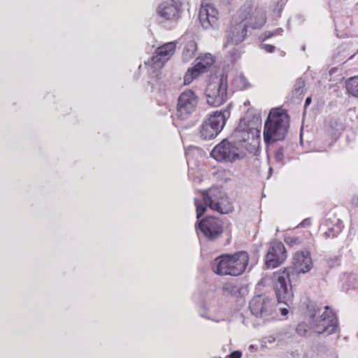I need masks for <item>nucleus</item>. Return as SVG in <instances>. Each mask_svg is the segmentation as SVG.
I'll return each mask as SVG.
<instances>
[{
  "instance_id": "nucleus-1",
  "label": "nucleus",
  "mask_w": 358,
  "mask_h": 358,
  "mask_svg": "<svg viewBox=\"0 0 358 358\" xmlns=\"http://www.w3.org/2000/svg\"><path fill=\"white\" fill-rule=\"evenodd\" d=\"M292 264L293 266L287 267L278 274L274 282L278 303H285L287 306L292 303L294 296L292 288L298 285L300 274L308 272L313 266L310 252H296L292 258Z\"/></svg>"
},
{
  "instance_id": "nucleus-2",
  "label": "nucleus",
  "mask_w": 358,
  "mask_h": 358,
  "mask_svg": "<svg viewBox=\"0 0 358 358\" xmlns=\"http://www.w3.org/2000/svg\"><path fill=\"white\" fill-rule=\"evenodd\" d=\"M265 23L266 16L262 11L254 10L251 6H243L231 19L224 46L241 43L245 39L248 27L260 29Z\"/></svg>"
},
{
  "instance_id": "nucleus-3",
  "label": "nucleus",
  "mask_w": 358,
  "mask_h": 358,
  "mask_svg": "<svg viewBox=\"0 0 358 358\" xmlns=\"http://www.w3.org/2000/svg\"><path fill=\"white\" fill-rule=\"evenodd\" d=\"M290 117L287 112L280 108H272L264 122V140L266 145L283 141L288 132Z\"/></svg>"
},
{
  "instance_id": "nucleus-4",
  "label": "nucleus",
  "mask_w": 358,
  "mask_h": 358,
  "mask_svg": "<svg viewBox=\"0 0 358 358\" xmlns=\"http://www.w3.org/2000/svg\"><path fill=\"white\" fill-rule=\"evenodd\" d=\"M202 199L195 198L196 219L200 220L207 207L220 214H227L233 210V205L226 193L218 187H211L202 193Z\"/></svg>"
},
{
  "instance_id": "nucleus-5",
  "label": "nucleus",
  "mask_w": 358,
  "mask_h": 358,
  "mask_svg": "<svg viewBox=\"0 0 358 358\" xmlns=\"http://www.w3.org/2000/svg\"><path fill=\"white\" fill-rule=\"evenodd\" d=\"M248 261V253L245 251H238L233 255H221L213 260L212 270L221 276H238L245 271Z\"/></svg>"
},
{
  "instance_id": "nucleus-6",
  "label": "nucleus",
  "mask_w": 358,
  "mask_h": 358,
  "mask_svg": "<svg viewBox=\"0 0 358 358\" xmlns=\"http://www.w3.org/2000/svg\"><path fill=\"white\" fill-rule=\"evenodd\" d=\"M261 127L260 115L255 114L252 110L248 109L245 116L240 119L239 124L234 130L232 136L243 142H246L250 138L253 141H258L260 138Z\"/></svg>"
},
{
  "instance_id": "nucleus-7",
  "label": "nucleus",
  "mask_w": 358,
  "mask_h": 358,
  "mask_svg": "<svg viewBox=\"0 0 358 358\" xmlns=\"http://www.w3.org/2000/svg\"><path fill=\"white\" fill-rule=\"evenodd\" d=\"M207 103L214 107L223 104L228 99L227 75L222 73L220 78L209 82L206 89Z\"/></svg>"
},
{
  "instance_id": "nucleus-8",
  "label": "nucleus",
  "mask_w": 358,
  "mask_h": 358,
  "mask_svg": "<svg viewBox=\"0 0 358 358\" xmlns=\"http://www.w3.org/2000/svg\"><path fill=\"white\" fill-rule=\"evenodd\" d=\"M231 138V141L224 139L215 146L210 152V156L218 162L231 163L241 159L242 157L239 153V147L243 142L238 141L232 135Z\"/></svg>"
},
{
  "instance_id": "nucleus-9",
  "label": "nucleus",
  "mask_w": 358,
  "mask_h": 358,
  "mask_svg": "<svg viewBox=\"0 0 358 358\" xmlns=\"http://www.w3.org/2000/svg\"><path fill=\"white\" fill-rule=\"evenodd\" d=\"M188 3L189 0H164L157 8L161 22L177 23L182 17L184 6Z\"/></svg>"
},
{
  "instance_id": "nucleus-10",
  "label": "nucleus",
  "mask_w": 358,
  "mask_h": 358,
  "mask_svg": "<svg viewBox=\"0 0 358 358\" xmlns=\"http://www.w3.org/2000/svg\"><path fill=\"white\" fill-rule=\"evenodd\" d=\"M195 229L198 235L201 233L208 241H215L224 232V222L217 217L208 215L196 222Z\"/></svg>"
},
{
  "instance_id": "nucleus-11",
  "label": "nucleus",
  "mask_w": 358,
  "mask_h": 358,
  "mask_svg": "<svg viewBox=\"0 0 358 358\" xmlns=\"http://www.w3.org/2000/svg\"><path fill=\"white\" fill-rule=\"evenodd\" d=\"M226 117L222 111L216 110L205 120L199 127L200 136L203 140L215 138L225 124Z\"/></svg>"
},
{
  "instance_id": "nucleus-12",
  "label": "nucleus",
  "mask_w": 358,
  "mask_h": 358,
  "mask_svg": "<svg viewBox=\"0 0 358 358\" xmlns=\"http://www.w3.org/2000/svg\"><path fill=\"white\" fill-rule=\"evenodd\" d=\"M324 308L325 311L315 321L313 320L310 326L318 334H326L328 336L336 331L338 328V321L336 314L329 309L328 306Z\"/></svg>"
},
{
  "instance_id": "nucleus-13",
  "label": "nucleus",
  "mask_w": 358,
  "mask_h": 358,
  "mask_svg": "<svg viewBox=\"0 0 358 358\" xmlns=\"http://www.w3.org/2000/svg\"><path fill=\"white\" fill-rule=\"evenodd\" d=\"M198 104V96L193 90H185L178 99L176 116L180 120H187L195 111Z\"/></svg>"
},
{
  "instance_id": "nucleus-14",
  "label": "nucleus",
  "mask_w": 358,
  "mask_h": 358,
  "mask_svg": "<svg viewBox=\"0 0 358 358\" xmlns=\"http://www.w3.org/2000/svg\"><path fill=\"white\" fill-rule=\"evenodd\" d=\"M249 308L251 313L256 317L266 320L272 316L275 310V301L265 295L254 296L249 303Z\"/></svg>"
},
{
  "instance_id": "nucleus-15",
  "label": "nucleus",
  "mask_w": 358,
  "mask_h": 358,
  "mask_svg": "<svg viewBox=\"0 0 358 358\" xmlns=\"http://www.w3.org/2000/svg\"><path fill=\"white\" fill-rule=\"evenodd\" d=\"M287 257V250L283 243L279 241L271 242L265 256V267L266 268H277L286 260Z\"/></svg>"
},
{
  "instance_id": "nucleus-16",
  "label": "nucleus",
  "mask_w": 358,
  "mask_h": 358,
  "mask_svg": "<svg viewBox=\"0 0 358 358\" xmlns=\"http://www.w3.org/2000/svg\"><path fill=\"white\" fill-rule=\"evenodd\" d=\"M195 65L189 68L184 76V83L189 85L201 73L207 72L214 63V59L210 53L199 56L195 60Z\"/></svg>"
},
{
  "instance_id": "nucleus-17",
  "label": "nucleus",
  "mask_w": 358,
  "mask_h": 358,
  "mask_svg": "<svg viewBox=\"0 0 358 358\" xmlns=\"http://www.w3.org/2000/svg\"><path fill=\"white\" fill-rule=\"evenodd\" d=\"M199 20L203 29H215L218 27V11L210 3L202 6L199 10Z\"/></svg>"
},
{
  "instance_id": "nucleus-18",
  "label": "nucleus",
  "mask_w": 358,
  "mask_h": 358,
  "mask_svg": "<svg viewBox=\"0 0 358 358\" xmlns=\"http://www.w3.org/2000/svg\"><path fill=\"white\" fill-rule=\"evenodd\" d=\"M231 90L234 91H242L251 87V84L243 73L235 76L231 81Z\"/></svg>"
},
{
  "instance_id": "nucleus-19",
  "label": "nucleus",
  "mask_w": 358,
  "mask_h": 358,
  "mask_svg": "<svg viewBox=\"0 0 358 358\" xmlns=\"http://www.w3.org/2000/svg\"><path fill=\"white\" fill-rule=\"evenodd\" d=\"M196 50L197 45L194 41L191 40L187 42L182 50V61L184 62H188L191 59H192L194 57Z\"/></svg>"
},
{
  "instance_id": "nucleus-20",
  "label": "nucleus",
  "mask_w": 358,
  "mask_h": 358,
  "mask_svg": "<svg viewBox=\"0 0 358 358\" xmlns=\"http://www.w3.org/2000/svg\"><path fill=\"white\" fill-rule=\"evenodd\" d=\"M343 227V222L340 219H337L336 223L329 227L327 231L323 234V236L326 239L334 238L342 231Z\"/></svg>"
},
{
  "instance_id": "nucleus-21",
  "label": "nucleus",
  "mask_w": 358,
  "mask_h": 358,
  "mask_svg": "<svg viewBox=\"0 0 358 358\" xmlns=\"http://www.w3.org/2000/svg\"><path fill=\"white\" fill-rule=\"evenodd\" d=\"M175 49L176 43L169 42L157 48L156 52H158L166 61H168L173 55Z\"/></svg>"
},
{
  "instance_id": "nucleus-22",
  "label": "nucleus",
  "mask_w": 358,
  "mask_h": 358,
  "mask_svg": "<svg viewBox=\"0 0 358 358\" xmlns=\"http://www.w3.org/2000/svg\"><path fill=\"white\" fill-rule=\"evenodd\" d=\"M329 127V134L334 138H338L345 129L343 124L336 119L330 120Z\"/></svg>"
},
{
  "instance_id": "nucleus-23",
  "label": "nucleus",
  "mask_w": 358,
  "mask_h": 358,
  "mask_svg": "<svg viewBox=\"0 0 358 358\" xmlns=\"http://www.w3.org/2000/svg\"><path fill=\"white\" fill-rule=\"evenodd\" d=\"M307 314L310 317V324L313 323V320H316L318 317L317 314L321 310V306L314 301H309L306 306Z\"/></svg>"
},
{
  "instance_id": "nucleus-24",
  "label": "nucleus",
  "mask_w": 358,
  "mask_h": 358,
  "mask_svg": "<svg viewBox=\"0 0 358 358\" xmlns=\"http://www.w3.org/2000/svg\"><path fill=\"white\" fill-rule=\"evenodd\" d=\"M243 290V287L234 283H227L223 286L224 292L236 297L242 296Z\"/></svg>"
},
{
  "instance_id": "nucleus-25",
  "label": "nucleus",
  "mask_w": 358,
  "mask_h": 358,
  "mask_svg": "<svg viewBox=\"0 0 358 358\" xmlns=\"http://www.w3.org/2000/svg\"><path fill=\"white\" fill-rule=\"evenodd\" d=\"M166 61L158 52H155V55L145 62V64L150 65L153 68H162Z\"/></svg>"
},
{
  "instance_id": "nucleus-26",
  "label": "nucleus",
  "mask_w": 358,
  "mask_h": 358,
  "mask_svg": "<svg viewBox=\"0 0 358 358\" xmlns=\"http://www.w3.org/2000/svg\"><path fill=\"white\" fill-rule=\"evenodd\" d=\"M346 89L352 96L358 97V76L351 78L347 81Z\"/></svg>"
},
{
  "instance_id": "nucleus-27",
  "label": "nucleus",
  "mask_w": 358,
  "mask_h": 358,
  "mask_svg": "<svg viewBox=\"0 0 358 358\" xmlns=\"http://www.w3.org/2000/svg\"><path fill=\"white\" fill-rule=\"evenodd\" d=\"M259 259V250L255 249L251 252L250 255L248 254V261L247 262V266H249V271H250L254 266H255Z\"/></svg>"
},
{
  "instance_id": "nucleus-28",
  "label": "nucleus",
  "mask_w": 358,
  "mask_h": 358,
  "mask_svg": "<svg viewBox=\"0 0 358 358\" xmlns=\"http://www.w3.org/2000/svg\"><path fill=\"white\" fill-rule=\"evenodd\" d=\"M274 159L276 163L280 164V166L285 164L284 150L282 147L278 148L274 152Z\"/></svg>"
},
{
  "instance_id": "nucleus-29",
  "label": "nucleus",
  "mask_w": 358,
  "mask_h": 358,
  "mask_svg": "<svg viewBox=\"0 0 358 358\" xmlns=\"http://www.w3.org/2000/svg\"><path fill=\"white\" fill-rule=\"evenodd\" d=\"M308 329V326L305 322H300L296 327V332L300 336H306Z\"/></svg>"
},
{
  "instance_id": "nucleus-30",
  "label": "nucleus",
  "mask_w": 358,
  "mask_h": 358,
  "mask_svg": "<svg viewBox=\"0 0 358 358\" xmlns=\"http://www.w3.org/2000/svg\"><path fill=\"white\" fill-rule=\"evenodd\" d=\"M241 56V51L238 48H234L229 52L228 57L232 63L236 62Z\"/></svg>"
},
{
  "instance_id": "nucleus-31",
  "label": "nucleus",
  "mask_w": 358,
  "mask_h": 358,
  "mask_svg": "<svg viewBox=\"0 0 358 358\" xmlns=\"http://www.w3.org/2000/svg\"><path fill=\"white\" fill-rule=\"evenodd\" d=\"M347 282L350 288L353 289H358V275L355 274L350 275L348 278Z\"/></svg>"
},
{
  "instance_id": "nucleus-32",
  "label": "nucleus",
  "mask_w": 358,
  "mask_h": 358,
  "mask_svg": "<svg viewBox=\"0 0 358 358\" xmlns=\"http://www.w3.org/2000/svg\"><path fill=\"white\" fill-rule=\"evenodd\" d=\"M286 2H287V0L278 1L275 8L273 10V13L275 15L276 17H280L281 16V13L284 9Z\"/></svg>"
},
{
  "instance_id": "nucleus-33",
  "label": "nucleus",
  "mask_w": 358,
  "mask_h": 358,
  "mask_svg": "<svg viewBox=\"0 0 358 358\" xmlns=\"http://www.w3.org/2000/svg\"><path fill=\"white\" fill-rule=\"evenodd\" d=\"M285 241L290 246L298 245L301 243L300 238L296 236H287L285 238Z\"/></svg>"
},
{
  "instance_id": "nucleus-34",
  "label": "nucleus",
  "mask_w": 358,
  "mask_h": 358,
  "mask_svg": "<svg viewBox=\"0 0 358 358\" xmlns=\"http://www.w3.org/2000/svg\"><path fill=\"white\" fill-rule=\"evenodd\" d=\"M259 48L264 50L268 53H272L275 50V47L274 45L266 43H261L259 45Z\"/></svg>"
},
{
  "instance_id": "nucleus-35",
  "label": "nucleus",
  "mask_w": 358,
  "mask_h": 358,
  "mask_svg": "<svg viewBox=\"0 0 358 358\" xmlns=\"http://www.w3.org/2000/svg\"><path fill=\"white\" fill-rule=\"evenodd\" d=\"M195 152H201V149H200L199 147L195 146V145L189 146L187 150L185 152L187 159H188L189 156L192 153H194Z\"/></svg>"
},
{
  "instance_id": "nucleus-36",
  "label": "nucleus",
  "mask_w": 358,
  "mask_h": 358,
  "mask_svg": "<svg viewBox=\"0 0 358 358\" xmlns=\"http://www.w3.org/2000/svg\"><path fill=\"white\" fill-rule=\"evenodd\" d=\"M200 315L202 317H204L208 320H210L212 321H215L217 322L224 320L222 317H220V316L212 317V316L209 315L208 313H200Z\"/></svg>"
},
{
  "instance_id": "nucleus-37",
  "label": "nucleus",
  "mask_w": 358,
  "mask_h": 358,
  "mask_svg": "<svg viewBox=\"0 0 358 358\" xmlns=\"http://www.w3.org/2000/svg\"><path fill=\"white\" fill-rule=\"evenodd\" d=\"M305 87V81L301 78H298L296 80V84H295V90L296 92H301L302 89Z\"/></svg>"
},
{
  "instance_id": "nucleus-38",
  "label": "nucleus",
  "mask_w": 358,
  "mask_h": 358,
  "mask_svg": "<svg viewBox=\"0 0 358 358\" xmlns=\"http://www.w3.org/2000/svg\"><path fill=\"white\" fill-rule=\"evenodd\" d=\"M274 36V34H273V31H266L262 33L259 37V39L262 41H264L271 37Z\"/></svg>"
},
{
  "instance_id": "nucleus-39",
  "label": "nucleus",
  "mask_w": 358,
  "mask_h": 358,
  "mask_svg": "<svg viewBox=\"0 0 358 358\" xmlns=\"http://www.w3.org/2000/svg\"><path fill=\"white\" fill-rule=\"evenodd\" d=\"M242 352L240 350H235L231 352L226 358H241Z\"/></svg>"
},
{
  "instance_id": "nucleus-40",
  "label": "nucleus",
  "mask_w": 358,
  "mask_h": 358,
  "mask_svg": "<svg viewBox=\"0 0 358 358\" xmlns=\"http://www.w3.org/2000/svg\"><path fill=\"white\" fill-rule=\"evenodd\" d=\"M311 224L310 220L309 218L304 219L301 223L300 225L301 227L310 226Z\"/></svg>"
},
{
  "instance_id": "nucleus-41",
  "label": "nucleus",
  "mask_w": 358,
  "mask_h": 358,
  "mask_svg": "<svg viewBox=\"0 0 358 358\" xmlns=\"http://www.w3.org/2000/svg\"><path fill=\"white\" fill-rule=\"evenodd\" d=\"M283 32V29L282 28H277L274 31H273V34H274V36L278 35H281Z\"/></svg>"
},
{
  "instance_id": "nucleus-42",
  "label": "nucleus",
  "mask_w": 358,
  "mask_h": 358,
  "mask_svg": "<svg viewBox=\"0 0 358 358\" xmlns=\"http://www.w3.org/2000/svg\"><path fill=\"white\" fill-rule=\"evenodd\" d=\"M310 102H311V98L307 97L305 101V104H304L305 108L307 107L310 103Z\"/></svg>"
},
{
  "instance_id": "nucleus-43",
  "label": "nucleus",
  "mask_w": 358,
  "mask_h": 358,
  "mask_svg": "<svg viewBox=\"0 0 358 358\" xmlns=\"http://www.w3.org/2000/svg\"><path fill=\"white\" fill-rule=\"evenodd\" d=\"M280 311L282 315H286L288 313V310L285 308H280Z\"/></svg>"
},
{
  "instance_id": "nucleus-44",
  "label": "nucleus",
  "mask_w": 358,
  "mask_h": 358,
  "mask_svg": "<svg viewBox=\"0 0 358 358\" xmlns=\"http://www.w3.org/2000/svg\"><path fill=\"white\" fill-rule=\"evenodd\" d=\"M249 104H250V101H245V102L244 103V105H245V106H248V105H249Z\"/></svg>"
},
{
  "instance_id": "nucleus-45",
  "label": "nucleus",
  "mask_w": 358,
  "mask_h": 358,
  "mask_svg": "<svg viewBox=\"0 0 358 358\" xmlns=\"http://www.w3.org/2000/svg\"><path fill=\"white\" fill-rule=\"evenodd\" d=\"M338 261V259L337 257H335V262L337 263V262Z\"/></svg>"
},
{
  "instance_id": "nucleus-46",
  "label": "nucleus",
  "mask_w": 358,
  "mask_h": 358,
  "mask_svg": "<svg viewBox=\"0 0 358 358\" xmlns=\"http://www.w3.org/2000/svg\"><path fill=\"white\" fill-rule=\"evenodd\" d=\"M352 203H353L354 204H355L356 206H357V203L355 202V199H353Z\"/></svg>"
},
{
  "instance_id": "nucleus-47",
  "label": "nucleus",
  "mask_w": 358,
  "mask_h": 358,
  "mask_svg": "<svg viewBox=\"0 0 358 358\" xmlns=\"http://www.w3.org/2000/svg\"><path fill=\"white\" fill-rule=\"evenodd\" d=\"M230 243V238H228L227 239V244H229Z\"/></svg>"
},
{
  "instance_id": "nucleus-48",
  "label": "nucleus",
  "mask_w": 358,
  "mask_h": 358,
  "mask_svg": "<svg viewBox=\"0 0 358 358\" xmlns=\"http://www.w3.org/2000/svg\"><path fill=\"white\" fill-rule=\"evenodd\" d=\"M301 49H302L303 50H305V46H302V47H301Z\"/></svg>"
},
{
  "instance_id": "nucleus-49",
  "label": "nucleus",
  "mask_w": 358,
  "mask_h": 358,
  "mask_svg": "<svg viewBox=\"0 0 358 358\" xmlns=\"http://www.w3.org/2000/svg\"><path fill=\"white\" fill-rule=\"evenodd\" d=\"M271 171H272V168H270L269 171L271 172Z\"/></svg>"
}]
</instances>
